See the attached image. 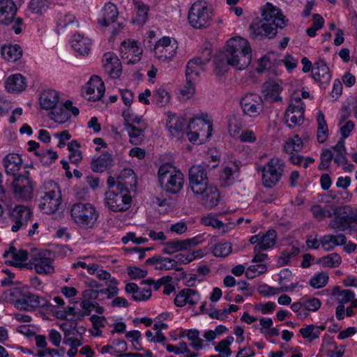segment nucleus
Listing matches in <instances>:
<instances>
[{"instance_id":"nucleus-1","label":"nucleus","mask_w":357,"mask_h":357,"mask_svg":"<svg viewBox=\"0 0 357 357\" xmlns=\"http://www.w3.org/2000/svg\"><path fill=\"white\" fill-rule=\"evenodd\" d=\"M262 20L254 21L250 26V34L252 38H273L278 28H283L286 23L280 10L267 3L262 10Z\"/></svg>"},{"instance_id":"nucleus-2","label":"nucleus","mask_w":357,"mask_h":357,"mask_svg":"<svg viewBox=\"0 0 357 357\" xmlns=\"http://www.w3.org/2000/svg\"><path fill=\"white\" fill-rule=\"evenodd\" d=\"M225 52L229 65L238 70L245 69L251 63V47L247 40L235 37L227 42Z\"/></svg>"},{"instance_id":"nucleus-3","label":"nucleus","mask_w":357,"mask_h":357,"mask_svg":"<svg viewBox=\"0 0 357 357\" xmlns=\"http://www.w3.org/2000/svg\"><path fill=\"white\" fill-rule=\"evenodd\" d=\"M39 208L47 214L55 213L61 204V194L57 183L54 181L45 183L38 192Z\"/></svg>"},{"instance_id":"nucleus-4","label":"nucleus","mask_w":357,"mask_h":357,"mask_svg":"<svg viewBox=\"0 0 357 357\" xmlns=\"http://www.w3.org/2000/svg\"><path fill=\"white\" fill-rule=\"evenodd\" d=\"M158 174L160 185L166 192L176 194L182 189L184 183L183 174L174 169L169 164L161 165Z\"/></svg>"},{"instance_id":"nucleus-5","label":"nucleus","mask_w":357,"mask_h":357,"mask_svg":"<svg viewBox=\"0 0 357 357\" xmlns=\"http://www.w3.org/2000/svg\"><path fill=\"white\" fill-rule=\"evenodd\" d=\"M70 212L75 223L84 229L91 228L99 215L96 208L89 203H76L72 206Z\"/></svg>"},{"instance_id":"nucleus-6","label":"nucleus","mask_w":357,"mask_h":357,"mask_svg":"<svg viewBox=\"0 0 357 357\" xmlns=\"http://www.w3.org/2000/svg\"><path fill=\"white\" fill-rule=\"evenodd\" d=\"M188 21L195 29H204L210 26L212 20V13L206 3L195 2L188 13Z\"/></svg>"},{"instance_id":"nucleus-7","label":"nucleus","mask_w":357,"mask_h":357,"mask_svg":"<svg viewBox=\"0 0 357 357\" xmlns=\"http://www.w3.org/2000/svg\"><path fill=\"white\" fill-rule=\"evenodd\" d=\"M284 167L282 160L278 158L270 160L261 169L264 185L266 188H273L275 185L282 176Z\"/></svg>"},{"instance_id":"nucleus-8","label":"nucleus","mask_w":357,"mask_h":357,"mask_svg":"<svg viewBox=\"0 0 357 357\" xmlns=\"http://www.w3.org/2000/svg\"><path fill=\"white\" fill-rule=\"evenodd\" d=\"M118 192L109 191L105 193V203L108 208L114 212L125 211L130 205L131 197L129 190L119 189Z\"/></svg>"},{"instance_id":"nucleus-9","label":"nucleus","mask_w":357,"mask_h":357,"mask_svg":"<svg viewBox=\"0 0 357 357\" xmlns=\"http://www.w3.org/2000/svg\"><path fill=\"white\" fill-rule=\"evenodd\" d=\"M189 183L195 195L202 193L206 187H209L206 169L202 165H194L189 169Z\"/></svg>"},{"instance_id":"nucleus-10","label":"nucleus","mask_w":357,"mask_h":357,"mask_svg":"<svg viewBox=\"0 0 357 357\" xmlns=\"http://www.w3.org/2000/svg\"><path fill=\"white\" fill-rule=\"evenodd\" d=\"M241 107L245 115L257 117L264 109V102L261 97L254 93L244 95L240 100Z\"/></svg>"},{"instance_id":"nucleus-11","label":"nucleus","mask_w":357,"mask_h":357,"mask_svg":"<svg viewBox=\"0 0 357 357\" xmlns=\"http://www.w3.org/2000/svg\"><path fill=\"white\" fill-rule=\"evenodd\" d=\"M285 112V120L288 127L294 128L300 126L304 121L303 103L300 97L294 98Z\"/></svg>"},{"instance_id":"nucleus-12","label":"nucleus","mask_w":357,"mask_h":357,"mask_svg":"<svg viewBox=\"0 0 357 357\" xmlns=\"http://www.w3.org/2000/svg\"><path fill=\"white\" fill-rule=\"evenodd\" d=\"M177 44L172 43L169 37H164L158 40L155 45V55L162 62H169L176 54Z\"/></svg>"},{"instance_id":"nucleus-13","label":"nucleus","mask_w":357,"mask_h":357,"mask_svg":"<svg viewBox=\"0 0 357 357\" xmlns=\"http://www.w3.org/2000/svg\"><path fill=\"white\" fill-rule=\"evenodd\" d=\"M119 51L121 58L126 60L128 64L137 63L143 53V50L137 45V43L130 39L121 43Z\"/></svg>"},{"instance_id":"nucleus-14","label":"nucleus","mask_w":357,"mask_h":357,"mask_svg":"<svg viewBox=\"0 0 357 357\" xmlns=\"http://www.w3.org/2000/svg\"><path fill=\"white\" fill-rule=\"evenodd\" d=\"M15 196L22 200L27 201L33 197L32 182L29 177L19 174L13 182Z\"/></svg>"},{"instance_id":"nucleus-15","label":"nucleus","mask_w":357,"mask_h":357,"mask_svg":"<svg viewBox=\"0 0 357 357\" xmlns=\"http://www.w3.org/2000/svg\"><path fill=\"white\" fill-rule=\"evenodd\" d=\"M47 301L30 292L22 293L21 297L15 302V307L24 311H31L38 307H45Z\"/></svg>"},{"instance_id":"nucleus-16","label":"nucleus","mask_w":357,"mask_h":357,"mask_svg":"<svg viewBox=\"0 0 357 357\" xmlns=\"http://www.w3.org/2000/svg\"><path fill=\"white\" fill-rule=\"evenodd\" d=\"M119 17V11L116 6L111 3H107L103 8V17L98 20V23L103 26H113V34H117L118 31L123 27L122 22H116Z\"/></svg>"},{"instance_id":"nucleus-17","label":"nucleus","mask_w":357,"mask_h":357,"mask_svg":"<svg viewBox=\"0 0 357 357\" xmlns=\"http://www.w3.org/2000/svg\"><path fill=\"white\" fill-rule=\"evenodd\" d=\"M32 212L28 207L17 206L11 213V219L14 225L11 227L13 232L17 231L20 228L26 227L31 220Z\"/></svg>"},{"instance_id":"nucleus-18","label":"nucleus","mask_w":357,"mask_h":357,"mask_svg":"<svg viewBox=\"0 0 357 357\" xmlns=\"http://www.w3.org/2000/svg\"><path fill=\"white\" fill-rule=\"evenodd\" d=\"M85 91L89 96V100H99L105 94V84L100 77L93 75L86 84Z\"/></svg>"},{"instance_id":"nucleus-19","label":"nucleus","mask_w":357,"mask_h":357,"mask_svg":"<svg viewBox=\"0 0 357 357\" xmlns=\"http://www.w3.org/2000/svg\"><path fill=\"white\" fill-rule=\"evenodd\" d=\"M3 257H11L13 260H6V263L8 265L20 267H28L31 268V265L29 264H22L28 259V252L22 249H17L13 246H10L8 250L3 253Z\"/></svg>"},{"instance_id":"nucleus-20","label":"nucleus","mask_w":357,"mask_h":357,"mask_svg":"<svg viewBox=\"0 0 357 357\" xmlns=\"http://www.w3.org/2000/svg\"><path fill=\"white\" fill-rule=\"evenodd\" d=\"M105 72L113 79L118 78L122 72L121 63L114 54L107 52L103 56Z\"/></svg>"},{"instance_id":"nucleus-21","label":"nucleus","mask_w":357,"mask_h":357,"mask_svg":"<svg viewBox=\"0 0 357 357\" xmlns=\"http://www.w3.org/2000/svg\"><path fill=\"white\" fill-rule=\"evenodd\" d=\"M211 59V50L208 48H205L199 56L188 61L186 69L190 70V73L199 75L200 73L204 70V66Z\"/></svg>"},{"instance_id":"nucleus-22","label":"nucleus","mask_w":357,"mask_h":357,"mask_svg":"<svg viewBox=\"0 0 357 357\" xmlns=\"http://www.w3.org/2000/svg\"><path fill=\"white\" fill-rule=\"evenodd\" d=\"M196 195L201 196V204L208 209L215 207L220 199V192L217 187L213 185L206 187L202 193H198Z\"/></svg>"},{"instance_id":"nucleus-23","label":"nucleus","mask_w":357,"mask_h":357,"mask_svg":"<svg viewBox=\"0 0 357 357\" xmlns=\"http://www.w3.org/2000/svg\"><path fill=\"white\" fill-rule=\"evenodd\" d=\"M312 74L314 80L324 87L331 80L329 68L323 60H319L314 63L312 68Z\"/></svg>"},{"instance_id":"nucleus-24","label":"nucleus","mask_w":357,"mask_h":357,"mask_svg":"<svg viewBox=\"0 0 357 357\" xmlns=\"http://www.w3.org/2000/svg\"><path fill=\"white\" fill-rule=\"evenodd\" d=\"M199 294L192 289L186 288L181 290L176 296L174 304L177 307H183L186 304L194 305L199 301Z\"/></svg>"},{"instance_id":"nucleus-25","label":"nucleus","mask_w":357,"mask_h":357,"mask_svg":"<svg viewBox=\"0 0 357 357\" xmlns=\"http://www.w3.org/2000/svg\"><path fill=\"white\" fill-rule=\"evenodd\" d=\"M17 13V7L12 0L0 1V23L8 25L14 20Z\"/></svg>"},{"instance_id":"nucleus-26","label":"nucleus","mask_w":357,"mask_h":357,"mask_svg":"<svg viewBox=\"0 0 357 357\" xmlns=\"http://www.w3.org/2000/svg\"><path fill=\"white\" fill-rule=\"evenodd\" d=\"M281 90L282 88L278 82L273 79H268L262 86V93H264V98L269 102L281 101L282 98L280 96Z\"/></svg>"},{"instance_id":"nucleus-27","label":"nucleus","mask_w":357,"mask_h":357,"mask_svg":"<svg viewBox=\"0 0 357 357\" xmlns=\"http://www.w3.org/2000/svg\"><path fill=\"white\" fill-rule=\"evenodd\" d=\"M136 184V176L131 169H124L117 178V188L119 189L130 190Z\"/></svg>"},{"instance_id":"nucleus-28","label":"nucleus","mask_w":357,"mask_h":357,"mask_svg":"<svg viewBox=\"0 0 357 357\" xmlns=\"http://www.w3.org/2000/svg\"><path fill=\"white\" fill-rule=\"evenodd\" d=\"M31 264L34 265V268L38 274H50L54 272V268L52 265L53 259L49 257L42 256L40 254L38 258L31 259Z\"/></svg>"},{"instance_id":"nucleus-29","label":"nucleus","mask_w":357,"mask_h":357,"mask_svg":"<svg viewBox=\"0 0 357 357\" xmlns=\"http://www.w3.org/2000/svg\"><path fill=\"white\" fill-rule=\"evenodd\" d=\"M22 165L21 157L16 153H10L3 158V165L7 174L16 177Z\"/></svg>"},{"instance_id":"nucleus-30","label":"nucleus","mask_w":357,"mask_h":357,"mask_svg":"<svg viewBox=\"0 0 357 357\" xmlns=\"http://www.w3.org/2000/svg\"><path fill=\"white\" fill-rule=\"evenodd\" d=\"M320 243L326 251H331L335 246L345 245L347 243V237L343 234L325 235L320 238Z\"/></svg>"},{"instance_id":"nucleus-31","label":"nucleus","mask_w":357,"mask_h":357,"mask_svg":"<svg viewBox=\"0 0 357 357\" xmlns=\"http://www.w3.org/2000/svg\"><path fill=\"white\" fill-rule=\"evenodd\" d=\"M26 87L25 77L21 74H15L9 76L6 82V89L11 93H18L24 91Z\"/></svg>"},{"instance_id":"nucleus-32","label":"nucleus","mask_w":357,"mask_h":357,"mask_svg":"<svg viewBox=\"0 0 357 357\" xmlns=\"http://www.w3.org/2000/svg\"><path fill=\"white\" fill-rule=\"evenodd\" d=\"M186 85L181 90V93L185 100L190 98L195 92V85L199 82V75L190 73V70H185Z\"/></svg>"},{"instance_id":"nucleus-33","label":"nucleus","mask_w":357,"mask_h":357,"mask_svg":"<svg viewBox=\"0 0 357 357\" xmlns=\"http://www.w3.org/2000/svg\"><path fill=\"white\" fill-rule=\"evenodd\" d=\"M59 93L52 89L45 91L40 96V103L42 108L45 109H52L59 102Z\"/></svg>"},{"instance_id":"nucleus-34","label":"nucleus","mask_w":357,"mask_h":357,"mask_svg":"<svg viewBox=\"0 0 357 357\" xmlns=\"http://www.w3.org/2000/svg\"><path fill=\"white\" fill-rule=\"evenodd\" d=\"M146 128V124L145 123H142L141 127H137L132 123H128L126 129L130 137V143L135 145L139 144L144 140V132Z\"/></svg>"},{"instance_id":"nucleus-35","label":"nucleus","mask_w":357,"mask_h":357,"mask_svg":"<svg viewBox=\"0 0 357 357\" xmlns=\"http://www.w3.org/2000/svg\"><path fill=\"white\" fill-rule=\"evenodd\" d=\"M112 155L104 152L98 158L93 160L91 168L93 172H102L112 165Z\"/></svg>"},{"instance_id":"nucleus-36","label":"nucleus","mask_w":357,"mask_h":357,"mask_svg":"<svg viewBox=\"0 0 357 357\" xmlns=\"http://www.w3.org/2000/svg\"><path fill=\"white\" fill-rule=\"evenodd\" d=\"M261 242L254 248V252H261L273 247L275 243L276 233L274 230H268L265 234H261Z\"/></svg>"},{"instance_id":"nucleus-37","label":"nucleus","mask_w":357,"mask_h":357,"mask_svg":"<svg viewBox=\"0 0 357 357\" xmlns=\"http://www.w3.org/2000/svg\"><path fill=\"white\" fill-rule=\"evenodd\" d=\"M91 40L87 38L77 34L74 35L72 40V47L81 55L88 54L90 51Z\"/></svg>"},{"instance_id":"nucleus-38","label":"nucleus","mask_w":357,"mask_h":357,"mask_svg":"<svg viewBox=\"0 0 357 357\" xmlns=\"http://www.w3.org/2000/svg\"><path fill=\"white\" fill-rule=\"evenodd\" d=\"M340 208H335L333 212L335 218L329 223V227L337 229L340 231H345L349 227L351 222L347 215H340Z\"/></svg>"},{"instance_id":"nucleus-39","label":"nucleus","mask_w":357,"mask_h":357,"mask_svg":"<svg viewBox=\"0 0 357 357\" xmlns=\"http://www.w3.org/2000/svg\"><path fill=\"white\" fill-rule=\"evenodd\" d=\"M3 57L8 61H16L22 55V50L18 45H4L1 48Z\"/></svg>"},{"instance_id":"nucleus-40","label":"nucleus","mask_w":357,"mask_h":357,"mask_svg":"<svg viewBox=\"0 0 357 357\" xmlns=\"http://www.w3.org/2000/svg\"><path fill=\"white\" fill-rule=\"evenodd\" d=\"M239 172V167L236 162H232L230 166H226L222 174L221 175V185L227 187L231 185L234 182L233 175L235 172Z\"/></svg>"},{"instance_id":"nucleus-41","label":"nucleus","mask_w":357,"mask_h":357,"mask_svg":"<svg viewBox=\"0 0 357 357\" xmlns=\"http://www.w3.org/2000/svg\"><path fill=\"white\" fill-rule=\"evenodd\" d=\"M317 140L319 143H324L328 135V130L324 113L319 111L317 116Z\"/></svg>"},{"instance_id":"nucleus-42","label":"nucleus","mask_w":357,"mask_h":357,"mask_svg":"<svg viewBox=\"0 0 357 357\" xmlns=\"http://www.w3.org/2000/svg\"><path fill=\"white\" fill-rule=\"evenodd\" d=\"M165 248L162 252L165 254L172 255L178 251L186 250L183 240H173L164 243Z\"/></svg>"},{"instance_id":"nucleus-43","label":"nucleus","mask_w":357,"mask_h":357,"mask_svg":"<svg viewBox=\"0 0 357 357\" xmlns=\"http://www.w3.org/2000/svg\"><path fill=\"white\" fill-rule=\"evenodd\" d=\"M52 109L53 110L48 114V116L51 120L59 123H63L69 119V113L63 107H56V106Z\"/></svg>"},{"instance_id":"nucleus-44","label":"nucleus","mask_w":357,"mask_h":357,"mask_svg":"<svg viewBox=\"0 0 357 357\" xmlns=\"http://www.w3.org/2000/svg\"><path fill=\"white\" fill-rule=\"evenodd\" d=\"M214 62L215 66V70L218 75L226 73L228 70V66H230L225 51L215 57Z\"/></svg>"},{"instance_id":"nucleus-45","label":"nucleus","mask_w":357,"mask_h":357,"mask_svg":"<svg viewBox=\"0 0 357 357\" xmlns=\"http://www.w3.org/2000/svg\"><path fill=\"white\" fill-rule=\"evenodd\" d=\"M80 306L84 312H80L78 314V319H80L84 316L89 315L91 310L94 309L98 314H102L104 312V308L100 306L98 303H90L89 301H84L80 303Z\"/></svg>"},{"instance_id":"nucleus-46","label":"nucleus","mask_w":357,"mask_h":357,"mask_svg":"<svg viewBox=\"0 0 357 357\" xmlns=\"http://www.w3.org/2000/svg\"><path fill=\"white\" fill-rule=\"evenodd\" d=\"M303 146L302 139L298 135H295L294 138L287 141L284 146V150L287 153H292L294 151H300Z\"/></svg>"},{"instance_id":"nucleus-47","label":"nucleus","mask_w":357,"mask_h":357,"mask_svg":"<svg viewBox=\"0 0 357 357\" xmlns=\"http://www.w3.org/2000/svg\"><path fill=\"white\" fill-rule=\"evenodd\" d=\"M295 288L294 285H291V287H289L287 285L281 286L280 289H275L266 284L261 285L259 287V292L264 296L267 295H273L275 294H278L280 292H285L289 291L290 290H293Z\"/></svg>"},{"instance_id":"nucleus-48","label":"nucleus","mask_w":357,"mask_h":357,"mask_svg":"<svg viewBox=\"0 0 357 357\" xmlns=\"http://www.w3.org/2000/svg\"><path fill=\"white\" fill-rule=\"evenodd\" d=\"M187 337L192 342L190 346L193 349L199 350L204 348V341L199 337V331L197 329L189 330Z\"/></svg>"},{"instance_id":"nucleus-49","label":"nucleus","mask_w":357,"mask_h":357,"mask_svg":"<svg viewBox=\"0 0 357 357\" xmlns=\"http://www.w3.org/2000/svg\"><path fill=\"white\" fill-rule=\"evenodd\" d=\"M234 337L228 336L226 339L221 340L215 347L216 351H218L222 356L228 357L231 355V351L229 345L233 342Z\"/></svg>"},{"instance_id":"nucleus-50","label":"nucleus","mask_w":357,"mask_h":357,"mask_svg":"<svg viewBox=\"0 0 357 357\" xmlns=\"http://www.w3.org/2000/svg\"><path fill=\"white\" fill-rule=\"evenodd\" d=\"M320 262L327 267H337L342 262V258L337 253H332L323 257L319 260Z\"/></svg>"},{"instance_id":"nucleus-51","label":"nucleus","mask_w":357,"mask_h":357,"mask_svg":"<svg viewBox=\"0 0 357 357\" xmlns=\"http://www.w3.org/2000/svg\"><path fill=\"white\" fill-rule=\"evenodd\" d=\"M43 165H50L57 158V153L51 150L36 151Z\"/></svg>"},{"instance_id":"nucleus-52","label":"nucleus","mask_w":357,"mask_h":357,"mask_svg":"<svg viewBox=\"0 0 357 357\" xmlns=\"http://www.w3.org/2000/svg\"><path fill=\"white\" fill-rule=\"evenodd\" d=\"M232 251L231 244L229 242L220 243L214 246L213 253L218 257H225Z\"/></svg>"},{"instance_id":"nucleus-53","label":"nucleus","mask_w":357,"mask_h":357,"mask_svg":"<svg viewBox=\"0 0 357 357\" xmlns=\"http://www.w3.org/2000/svg\"><path fill=\"white\" fill-rule=\"evenodd\" d=\"M153 98L157 105L162 107L169 103L170 95L165 89L160 88L154 92Z\"/></svg>"},{"instance_id":"nucleus-54","label":"nucleus","mask_w":357,"mask_h":357,"mask_svg":"<svg viewBox=\"0 0 357 357\" xmlns=\"http://www.w3.org/2000/svg\"><path fill=\"white\" fill-rule=\"evenodd\" d=\"M185 120L183 119H171V120L167 123V127L172 135H176L179 132L182 131L184 128Z\"/></svg>"},{"instance_id":"nucleus-55","label":"nucleus","mask_w":357,"mask_h":357,"mask_svg":"<svg viewBox=\"0 0 357 357\" xmlns=\"http://www.w3.org/2000/svg\"><path fill=\"white\" fill-rule=\"evenodd\" d=\"M178 261L174 259L162 257L160 266H155L157 270H172L175 269L177 271L182 270V268H177Z\"/></svg>"},{"instance_id":"nucleus-56","label":"nucleus","mask_w":357,"mask_h":357,"mask_svg":"<svg viewBox=\"0 0 357 357\" xmlns=\"http://www.w3.org/2000/svg\"><path fill=\"white\" fill-rule=\"evenodd\" d=\"M328 281V275L326 273H319L314 275L310 282L312 287L319 289L324 287Z\"/></svg>"},{"instance_id":"nucleus-57","label":"nucleus","mask_w":357,"mask_h":357,"mask_svg":"<svg viewBox=\"0 0 357 357\" xmlns=\"http://www.w3.org/2000/svg\"><path fill=\"white\" fill-rule=\"evenodd\" d=\"M266 271V266L265 264H260L257 265H252L248 268L245 275L249 279L255 278L257 275H260Z\"/></svg>"},{"instance_id":"nucleus-58","label":"nucleus","mask_w":357,"mask_h":357,"mask_svg":"<svg viewBox=\"0 0 357 357\" xmlns=\"http://www.w3.org/2000/svg\"><path fill=\"white\" fill-rule=\"evenodd\" d=\"M202 223L206 226H211L214 228L221 229L223 228V232L225 231L224 229V224L212 215H207L202 218Z\"/></svg>"},{"instance_id":"nucleus-59","label":"nucleus","mask_w":357,"mask_h":357,"mask_svg":"<svg viewBox=\"0 0 357 357\" xmlns=\"http://www.w3.org/2000/svg\"><path fill=\"white\" fill-rule=\"evenodd\" d=\"M241 124L236 119L235 115H233L229 119L228 121V131L233 137L239 134L241 130Z\"/></svg>"},{"instance_id":"nucleus-60","label":"nucleus","mask_w":357,"mask_h":357,"mask_svg":"<svg viewBox=\"0 0 357 357\" xmlns=\"http://www.w3.org/2000/svg\"><path fill=\"white\" fill-rule=\"evenodd\" d=\"M333 158V154L330 150H326L321 154V162L319 165V169L324 170L327 169Z\"/></svg>"},{"instance_id":"nucleus-61","label":"nucleus","mask_w":357,"mask_h":357,"mask_svg":"<svg viewBox=\"0 0 357 357\" xmlns=\"http://www.w3.org/2000/svg\"><path fill=\"white\" fill-rule=\"evenodd\" d=\"M77 326V323L76 321H72L69 324L68 323H63L60 325V328L64 333L65 338L71 335H75V333H78Z\"/></svg>"},{"instance_id":"nucleus-62","label":"nucleus","mask_w":357,"mask_h":357,"mask_svg":"<svg viewBox=\"0 0 357 357\" xmlns=\"http://www.w3.org/2000/svg\"><path fill=\"white\" fill-rule=\"evenodd\" d=\"M128 274L132 279H140L147 275V271L136 266H130L128 268Z\"/></svg>"},{"instance_id":"nucleus-63","label":"nucleus","mask_w":357,"mask_h":357,"mask_svg":"<svg viewBox=\"0 0 357 357\" xmlns=\"http://www.w3.org/2000/svg\"><path fill=\"white\" fill-rule=\"evenodd\" d=\"M303 307L307 311H316L321 307V301L316 298L303 301Z\"/></svg>"},{"instance_id":"nucleus-64","label":"nucleus","mask_w":357,"mask_h":357,"mask_svg":"<svg viewBox=\"0 0 357 357\" xmlns=\"http://www.w3.org/2000/svg\"><path fill=\"white\" fill-rule=\"evenodd\" d=\"M59 25L62 27H69L70 29H75L78 27L79 23L75 20L73 15H66L63 21H60Z\"/></svg>"}]
</instances>
